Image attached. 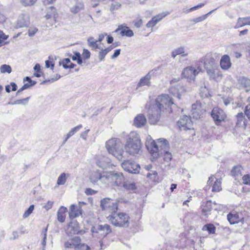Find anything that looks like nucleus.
Listing matches in <instances>:
<instances>
[{
  "label": "nucleus",
  "instance_id": "nucleus-33",
  "mask_svg": "<svg viewBox=\"0 0 250 250\" xmlns=\"http://www.w3.org/2000/svg\"><path fill=\"white\" fill-rule=\"evenodd\" d=\"M83 127V126L82 125H79L75 127L72 128L69 132L66 134V137L63 141V144H64L67 140L72 136H73L75 133L78 132L80 129H81Z\"/></svg>",
  "mask_w": 250,
  "mask_h": 250
},
{
  "label": "nucleus",
  "instance_id": "nucleus-23",
  "mask_svg": "<svg viewBox=\"0 0 250 250\" xmlns=\"http://www.w3.org/2000/svg\"><path fill=\"white\" fill-rule=\"evenodd\" d=\"M220 64L222 69L228 70L231 65L229 57L228 55H223L221 59Z\"/></svg>",
  "mask_w": 250,
  "mask_h": 250
},
{
  "label": "nucleus",
  "instance_id": "nucleus-48",
  "mask_svg": "<svg viewBox=\"0 0 250 250\" xmlns=\"http://www.w3.org/2000/svg\"><path fill=\"white\" fill-rule=\"evenodd\" d=\"M150 83V82H149V79H140V81L138 84L137 88L145 85L148 86L149 85Z\"/></svg>",
  "mask_w": 250,
  "mask_h": 250
},
{
  "label": "nucleus",
  "instance_id": "nucleus-5",
  "mask_svg": "<svg viewBox=\"0 0 250 250\" xmlns=\"http://www.w3.org/2000/svg\"><path fill=\"white\" fill-rule=\"evenodd\" d=\"M124 180V177L121 172L115 171L106 172L105 184H111L112 185L122 187Z\"/></svg>",
  "mask_w": 250,
  "mask_h": 250
},
{
  "label": "nucleus",
  "instance_id": "nucleus-47",
  "mask_svg": "<svg viewBox=\"0 0 250 250\" xmlns=\"http://www.w3.org/2000/svg\"><path fill=\"white\" fill-rule=\"evenodd\" d=\"M34 209V205H31L30 206V207L28 208L25 211L24 213H23L22 215V217L23 218H26L28 217L30 214L32 213L33 210Z\"/></svg>",
  "mask_w": 250,
  "mask_h": 250
},
{
  "label": "nucleus",
  "instance_id": "nucleus-63",
  "mask_svg": "<svg viewBox=\"0 0 250 250\" xmlns=\"http://www.w3.org/2000/svg\"><path fill=\"white\" fill-rule=\"evenodd\" d=\"M90 56V52L87 49H83V57L85 59H88Z\"/></svg>",
  "mask_w": 250,
  "mask_h": 250
},
{
  "label": "nucleus",
  "instance_id": "nucleus-22",
  "mask_svg": "<svg viewBox=\"0 0 250 250\" xmlns=\"http://www.w3.org/2000/svg\"><path fill=\"white\" fill-rule=\"evenodd\" d=\"M29 24V21L26 16L24 15H21L19 16L16 22L15 27L20 28L27 26Z\"/></svg>",
  "mask_w": 250,
  "mask_h": 250
},
{
  "label": "nucleus",
  "instance_id": "nucleus-44",
  "mask_svg": "<svg viewBox=\"0 0 250 250\" xmlns=\"http://www.w3.org/2000/svg\"><path fill=\"white\" fill-rule=\"evenodd\" d=\"M121 7V4L117 1H115L111 3L110 7V10L112 13L119 10Z\"/></svg>",
  "mask_w": 250,
  "mask_h": 250
},
{
  "label": "nucleus",
  "instance_id": "nucleus-37",
  "mask_svg": "<svg viewBox=\"0 0 250 250\" xmlns=\"http://www.w3.org/2000/svg\"><path fill=\"white\" fill-rule=\"evenodd\" d=\"M203 230H207L209 234H214L216 231V228L212 224H208L204 225L202 228Z\"/></svg>",
  "mask_w": 250,
  "mask_h": 250
},
{
  "label": "nucleus",
  "instance_id": "nucleus-45",
  "mask_svg": "<svg viewBox=\"0 0 250 250\" xmlns=\"http://www.w3.org/2000/svg\"><path fill=\"white\" fill-rule=\"evenodd\" d=\"M17 86L14 83H11L10 84L5 86V90L8 93L11 91H15L17 90Z\"/></svg>",
  "mask_w": 250,
  "mask_h": 250
},
{
  "label": "nucleus",
  "instance_id": "nucleus-12",
  "mask_svg": "<svg viewBox=\"0 0 250 250\" xmlns=\"http://www.w3.org/2000/svg\"><path fill=\"white\" fill-rule=\"evenodd\" d=\"M85 205L83 202H79L78 205H71L70 207L69 217L73 219L79 216L82 214V206Z\"/></svg>",
  "mask_w": 250,
  "mask_h": 250
},
{
  "label": "nucleus",
  "instance_id": "nucleus-58",
  "mask_svg": "<svg viewBox=\"0 0 250 250\" xmlns=\"http://www.w3.org/2000/svg\"><path fill=\"white\" fill-rule=\"evenodd\" d=\"M46 231H47V228H46L44 229V231L43 232V237L42 240L41 244L42 245L43 248H45L46 246Z\"/></svg>",
  "mask_w": 250,
  "mask_h": 250
},
{
  "label": "nucleus",
  "instance_id": "nucleus-59",
  "mask_svg": "<svg viewBox=\"0 0 250 250\" xmlns=\"http://www.w3.org/2000/svg\"><path fill=\"white\" fill-rule=\"evenodd\" d=\"M20 236V232L18 231H13L12 233V236L10 238V240H14L19 238Z\"/></svg>",
  "mask_w": 250,
  "mask_h": 250
},
{
  "label": "nucleus",
  "instance_id": "nucleus-19",
  "mask_svg": "<svg viewBox=\"0 0 250 250\" xmlns=\"http://www.w3.org/2000/svg\"><path fill=\"white\" fill-rule=\"evenodd\" d=\"M207 72L210 78H217L222 77V72L216 66L206 69Z\"/></svg>",
  "mask_w": 250,
  "mask_h": 250
},
{
  "label": "nucleus",
  "instance_id": "nucleus-6",
  "mask_svg": "<svg viewBox=\"0 0 250 250\" xmlns=\"http://www.w3.org/2000/svg\"><path fill=\"white\" fill-rule=\"evenodd\" d=\"M158 143L161 144L160 151L164 154V160L166 162H169L172 159V154L168 151V143L166 139H159Z\"/></svg>",
  "mask_w": 250,
  "mask_h": 250
},
{
  "label": "nucleus",
  "instance_id": "nucleus-8",
  "mask_svg": "<svg viewBox=\"0 0 250 250\" xmlns=\"http://www.w3.org/2000/svg\"><path fill=\"white\" fill-rule=\"evenodd\" d=\"M211 116L215 124L217 125H221L226 118V115L224 111L218 107H214L211 111Z\"/></svg>",
  "mask_w": 250,
  "mask_h": 250
},
{
  "label": "nucleus",
  "instance_id": "nucleus-10",
  "mask_svg": "<svg viewBox=\"0 0 250 250\" xmlns=\"http://www.w3.org/2000/svg\"><path fill=\"white\" fill-rule=\"evenodd\" d=\"M106 172L101 173L99 170H96L91 172L89 176L90 182L93 184H99V182L103 184L106 183Z\"/></svg>",
  "mask_w": 250,
  "mask_h": 250
},
{
  "label": "nucleus",
  "instance_id": "nucleus-31",
  "mask_svg": "<svg viewBox=\"0 0 250 250\" xmlns=\"http://www.w3.org/2000/svg\"><path fill=\"white\" fill-rule=\"evenodd\" d=\"M108 163L109 162L107 158L104 156L99 157L96 162L97 166L103 169H104L107 167Z\"/></svg>",
  "mask_w": 250,
  "mask_h": 250
},
{
  "label": "nucleus",
  "instance_id": "nucleus-60",
  "mask_svg": "<svg viewBox=\"0 0 250 250\" xmlns=\"http://www.w3.org/2000/svg\"><path fill=\"white\" fill-rule=\"evenodd\" d=\"M8 36L4 34L3 31L0 30V46L1 45L3 40H6Z\"/></svg>",
  "mask_w": 250,
  "mask_h": 250
},
{
  "label": "nucleus",
  "instance_id": "nucleus-61",
  "mask_svg": "<svg viewBox=\"0 0 250 250\" xmlns=\"http://www.w3.org/2000/svg\"><path fill=\"white\" fill-rule=\"evenodd\" d=\"M143 23L141 19H137L134 21V26L138 28H140Z\"/></svg>",
  "mask_w": 250,
  "mask_h": 250
},
{
  "label": "nucleus",
  "instance_id": "nucleus-36",
  "mask_svg": "<svg viewBox=\"0 0 250 250\" xmlns=\"http://www.w3.org/2000/svg\"><path fill=\"white\" fill-rule=\"evenodd\" d=\"M237 123L236 125L239 126L246 125L245 122H246V119L245 118V117L244 116L243 113H239L237 115Z\"/></svg>",
  "mask_w": 250,
  "mask_h": 250
},
{
  "label": "nucleus",
  "instance_id": "nucleus-53",
  "mask_svg": "<svg viewBox=\"0 0 250 250\" xmlns=\"http://www.w3.org/2000/svg\"><path fill=\"white\" fill-rule=\"evenodd\" d=\"M242 181L244 184L250 186V175L249 174L244 175L242 177Z\"/></svg>",
  "mask_w": 250,
  "mask_h": 250
},
{
  "label": "nucleus",
  "instance_id": "nucleus-14",
  "mask_svg": "<svg viewBox=\"0 0 250 250\" xmlns=\"http://www.w3.org/2000/svg\"><path fill=\"white\" fill-rule=\"evenodd\" d=\"M81 242V238L75 236L66 242L64 246L67 248H74L75 250H79L80 247L82 246Z\"/></svg>",
  "mask_w": 250,
  "mask_h": 250
},
{
  "label": "nucleus",
  "instance_id": "nucleus-28",
  "mask_svg": "<svg viewBox=\"0 0 250 250\" xmlns=\"http://www.w3.org/2000/svg\"><path fill=\"white\" fill-rule=\"evenodd\" d=\"M188 53L185 51V47L181 46L174 49L171 52V56L175 58L177 55H181L182 57H185L188 55Z\"/></svg>",
  "mask_w": 250,
  "mask_h": 250
},
{
  "label": "nucleus",
  "instance_id": "nucleus-32",
  "mask_svg": "<svg viewBox=\"0 0 250 250\" xmlns=\"http://www.w3.org/2000/svg\"><path fill=\"white\" fill-rule=\"evenodd\" d=\"M87 44L92 50H96L97 49H101L99 46L98 42L95 40L93 37H90L87 39Z\"/></svg>",
  "mask_w": 250,
  "mask_h": 250
},
{
  "label": "nucleus",
  "instance_id": "nucleus-20",
  "mask_svg": "<svg viewBox=\"0 0 250 250\" xmlns=\"http://www.w3.org/2000/svg\"><path fill=\"white\" fill-rule=\"evenodd\" d=\"M202 60L204 62L206 69L216 66L215 60L211 54H207L204 58L202 59Z\"/></svg>",
  "mask_w": 250,
  "mask_h": 250
},
{
  "label": "nucleus",
  "instance_id": "nucleus-49",
  "mask_svg": "<svg viewBox=\"0 0 250 250\" xmlns=\"http://www.w3.org/2000/svg\"><path fill=\"white\" fill-rule=\"evenodd\" d=\"M12 71L11 67L10 65L7 64L2 65L0 67V71L1 73H11Z\"/></svg>",
  "mask_w": 250,
  "mask_h": 250
},
{
  "label": "nucleus",
  "instance_id": "nucleus-4",
  "mask_svg": "<svg viewBox=\"0 0 250 250\" xmlns=\"http://www.w3.org/2000/svg\"><path fill=\"white\" fill-rule=\"evenodd\" d=\"M122 146L121 140L118 138H112L106 142V147L108 152L119 161H122L124 158V151Z\"/></svg>",
  "mask_w": 250,
  "mask_h": 250
},
{
  "label": "nucleus",
  "instance_id": "nucleus-50",
  "mask_svg": "<svg viewBox=\"0 0 250 250\" xmlns=\"http://www.w3.org/2000/svg\"><path fill=\"white\" fill-rule=\"evenodd\" d=\"M24 83L25 82V81H27L26 83H25L23 85V86H25L27 87H26V89L30 88L31 86L34 85L36 83V82L35 81H32V79H23Z\"/></svg>",
  "mask_w": 250,
  "mask_h": 250
},
{
  "label": "nucleus",
  "instance_id": "nucleus-16",
  "mask_svg": "<svg viewBox=\"0 0 250 250\" xmlns=\"http://www.w3.org/2000/svg\"><path fill=\"white\" fill-rule=\"evenodd\" d=\"M180 127H183L184 129H190L192 127V122L190 117L184 115L178 122Z\"/></svg>",
  "mask_w": 250,
  "mask_h": 250
},
{
  "label": "nucleus",
  "instance_id": "nucleus-40",
  "mask_svg": "<svg viewBox=\"0 0 250 250\" xmlns=\"http://www.w3.org/2000/svg\"><path fill=\"white\" fill-rule=\"evenodd\" d=\"M66 175L68 177L69 176V174H66L65 173H62L58 177L57 179V184L58 185H63L66 181Z\"/></svg>",
  "mask_w": 250,
  "mask_h": 250
},
{
  "label": "nucleus",
  "instance_id": "nucleus-34",
  "mask_svg": "<svg viewBox=\"0 0 250 250\" xmlns=\"http://www.w3.org/2000/svg\"><path fill=\"white\" fill-rule=\"evenodd\" d=\"M212 209V202L211 201H208L205 206H204L202 208V213L203 214L206 216L209 214H210V211Z\"/></svg>",
  "mask_w": 250,
  "mask_h": 250
},
{
  "label": "nucleus",
  "instance_id": "nucleus-2",
  "mask_svg": "<svg viewBox=\"0 0 250 250\" xmlns=\"http://www.w3.org/2000/svg\"><path fill=\"white\" fill-rule=\"evenodd\" d=\"M173 104L171 99L167 94L159 96L155 101L146 104L149 123L151 125L156 124L160 120L161 111Z\"/></svg>",
  "mask_w": 250,
  "mask_h": 250
},
{
  "label": "nucleus",
  "instance_id": "nucleus-55",
  "mask_svg": "<svg viewBox=\"0 0 250 250\" xmlns=\"http://www.w3.org/2000/svg\"><path fill=\"white\" fill-rule=\"evenodd\" d=\"M101 50L99 52V58L100 61H103L106 55L107 54V52L105 51V49H103L101 48L100 49Z\"/></svg>",
  "mask_w": 250,
  "mask_h": 250
},
{
  "label": "nucleus",
  "instance_id": "nucleus-13",
  "mask_svg": "<svg viewBox=\"0 0 250 250\" xmlns=\"http://www.w3.org/2000/svg\"><path fill=\"white\" fill-rule=\"evenodd\" d=\"M191 112L193 118L197 120L200 118L205 112V110L202 108L201 104L199 102H196L195 104L192 105Z\"/></svg>",
  "mask_w": 250,
  "mask_h": 250
},
{
  "label": "nucleus",
  "instance_id": "nucleus-52",
  "mask_svg": "<svg viewBox=\"0 0 250 250\" xmlns=\"http://www.w3.org/2000/svg\"><path fill=\"white\" fill-rule=\"evenodd\" d=\"M244 20V18H239L238 20V22H237V24H236L235 28H238L241 27L242 26H244L245 25H247L246 22Z\"/></svg>",
  "mask_w": 250,
  "mask_h": 250
},
{
  "label": "nucleus",
  "instance_id": "nucleus-62",
  "mask_svg": "<svg viewBox=\"0 0 250 250\" xmlns=\"http://www.w3.org/2000/svg\"><path fill=\"white\" fill-rule=\"evenodd\" d=\"M54 66V63L52 62L49 60L45 61V67L47 68H50L51 70H53Z\"/></svg>",
  "mask_w": 250,
  "mask_h": 250
},
{
  "label": "nucleus",
  "instance_id": "nucleus-38",
  "mask_svg": "<svg viewBox=\"0 0 250 250\" xmlns=\"http://www.w3.org/2000/svg\"><path fill=\"white\" fill-rule=\"evenodd\" d=\"M122 187L129 191H133L136 188L135 184L130 182H124Z\"/></svg>",
  "mask_w": 250,
  "mask_h": 250
},
{
  "label": "nucleus",
  "instance_id": "nucleus-56",
  "mask_svg": "<svg viewBox=\"0 0 250 250\" xmlns=\"http://www.w3.org/2000/svg\"><path fill=\"white\" fill-rule=\"evenodd\" d=\"M205 4H206L205 3H199V4H198L195 6H193L189 9H188L187 11V13H188V12H191L192 11L195 10L198 8H201V7H203L205 5Z\"/></svg>",
  "mask_w": 250,
  "mask_h": 250
},
{
  "label": "nucleus",
  "instance_id": "nucleus-9",
  "mask_svg": "<svg viewBox=\"0 0 250 250\" xmlns=\"http://www.w3.org/2000/svg\"><path fill=\"white\" fill-rule=\"evenodd\" d=\"M202 72V69L199 66L195 68L192 66H188L184 69L182 72V76L183 78H194Z\"/></svg>",
  "mask_w": 250,
  "mask_h": 250
},
{
  "label": "nucleus",
  "instance_id": "nucleus-29",
  "mask_svg": "<svg viewBox=\"0 0 250 250\" xmlns=\"http://www.w3.org/2000/svg\"><path fill=\"white\" fill-rule=\"evenodd\" d=\"M67 211V208L62 206L57 212V219L59 222L63 223L65 219V213Z\"/></svg>",
  "mask_w": 250,
  "mask_h": 250
},
{
  "label": "nucleus",
  "instance_id": "nucleus-1",
  "mask_svg": "<svg viewBox=\"0 0 250 250\" xmlns=\"http://www.w3.org/2000/svg\"><path fill=\"white\" fill-rule=\"evenodd\" d=\"M101 207L111 214L107 218L114 226L119 227H127L129 225V216L123 212L117 213L118 205L113 200L110 199H104L101 200Z\"/></svg>",
  "mask_w": 250,
  "mask_h": 250
},
{
  "label": "nucleus",
  "instance_id": "nucleus-41",
  "mask_svg": "<svg viewBox=\"0 0 250 250\" xmlns=\"http://www.w3.org/2000/svg\"><path fill=\"white\" fill-rule=\"evenodd\" d=\"M216 9H217V8H216V9H214L213 10L210 11V12H209L207 14L204 15H203L202 16L197 17V18L193 19L192 20V21H193L195 23H198V22H201V21H202L205 20L208 18V15H210L211 13H212Z\"/></svg>",
  "mask_w": 250,
  "mask_h": 250
},
{
  "label": "nucleus",
  "instance_id": "nucleus-51",
  "mask_svg": "<svg viewBox=\"0 0 250 250\" xmlns=\"http://www.w3.org/2000/svg\"><path fill=\"white\" fill-rule=\"evenodd\" d=\"M29 98L30 97H27L23 99L16 100L13 104L25 105L28 103Z\"/></svg>",
  "mask_w": 250,
  "mask_h": 250
},
{
  "label": "nucleus",
  "instance_id": "nucleus-42",
  "mask_svg": "<svg viewBox=\"0 0 250 250\" xmlns=\"http://www.w3.org/2000/svg\"><path fill=\"white\" fill-rule=\"evenodd\" d=\"M221 180L219 179H216L212 186V191H219L222 189Z\"/></svg>",
  "mask_w": 250,
  "mask_h": 250
},
{
  "label": "nucleus",
  "instance_id": "nucleus-26",
  "mask_svg": "<svg viewBox=\"0 0 250 250\" xmlns=\"http://www.w3.org/2000/svg\"><path fill=\"white\" fill-rule=\"evenodd\" d=\"M146 123V118L143 114L138 115L134 120V125L137 127H141L145 125Z\"/></svg>",
  "mask_w": 250,
  "mask_h": 250
},
{
  "label": "nucleus",
  "instance_id": "nucleus-18",
  "mask_svg": "<svg viewBox=\"0 0 250 250\" xmlns=\"http://www.w3.org/2000/svg\"><path fill=\"white\" fill-rule=\"evenodd\" d=\"M67 231L71 234H83L84 231L80 230V227L77 222H70L67 228Z\"/></svg>",
  "mask_w": 250,
  "mask_h": 250
},
{
  "label": "nucleus",
  "instance_id": "nucleus-21",
  "mask_svg": "<svg viewBox=\"0 0 250 250\" xmlns=\"http://www.w3.org/2000/svg\"><path fill=\"white\" fill-rule=\"evenodd\" d=\"M167 15V14H165V13H162L157 15V16L153 17L152 19L147 23L146 26L147 28L154 27L158 22H159Z\"/></svg>",
  "mask_w": 250,
  "mask_h": 250
},
{
  "label": "nucleus",
  "instance_id": "nucleus-35",
  "mask_svg": "<svg viewBox=\"0 0 250 250\" xmlns=\"http://www.w3.org/2000/svg\"><path fill=\"white\" fill-rule=\"evenodd\" d=\"M242 170L243 167L242 166L240 165H238L234 166L233 167V169L231 171V173L232 176L237 177L241 176Z\"/></svg>",
  "mask_w": 250,
  "mask_h": 250
},
{
  "label": "nucleus",
  "instance_id": "nucleus-3",
  "mask_svg": "<svg viewBox=\"0 0 250 250\" xmlns=\"http://www.w3.org/2000/svg\"><path fill=\"white\" fill-rule=\"evenodd\" d=\"M141 147L142 144L139 134L135 131L130 132L125 145L126 152L130 155L138 154Z\"/></svg>",
  "mask_w": 250,
  "mask_h": 250
},
{
  "label": "nucleus",
  "instance_id": "nucleus-64",
  "mask_svg": "<svg viewBox=\"0 0 250 250\" xmlns=\"http://www.w3.org/2000/svg\"><path fill=\"white\" fill-rule=\"evenodd\" d=\"M245 114L249 119L250 120V104L247 105L245 110Z\"/></svg>",
  "mask_w": 250,
  "mask_h": 250
},
{
  "label": "nucleus",
  "instance_id": "nucleus-43",
  "mask_svg": "<svg viewBox=\"0 0 250 250\" xmlns=\"http://www.w3.org/2000/svg\"><path fill=\"white\" fill-rule=\"evenodd\" d=\"M75 65V64L71 62L68 58H66L62 61V66L65 69L74 68Z\"/></svg>",
  "mask_w": 250,
  "mask_h": 250
},
{
  "label": "nucleus",
  "instance_id": "nucleus-17",
  "mask_svg": "<svg viewBox=\"0 0 250 250\" xmlns=\"http://www.w3.org/2000/svg\"><path fill=\"white\" fill-rule=\"evenodd\" d=\"M72 5L70 7V11L73 14H77L84 9L83 2L80 0H73Z\"/></svg>",
  "mask_w": 250,
  "mask_h": 250
},
{
  "label": "nucleus",
  "instance_id": "nucleus-39",
  "mask_svg": "<svg viewBox=\"0 0 250 250\" xmlns=\"http://www.w3.org/2000/svg\"><path fill=\"white\" fill-rule=\"evenodd\" d=\"M159 68H157L152 69L149 71L147 74L143 78H150L151 77H157L158 76V74L160 73Z\"/></svg>",
  "mask_w": 250,
  "mask_h": 250
},
{
  "label": "nucleus",
  "instance_id": "nucleus-46",
  "mask_svg": "<svg viewBox=\"0 0 250 250\" xmlns=\"http://www.w3.org/2000/svg\"><path fill=\"white\" fill-rule=\"evenodd\" d=\"M35 71L34 76L36 77H41L42 76V72L41 71V66L39 63H37L34 67Z\"/></svg>",
  "mask_w": 250,
  "mask_h": 250
},
{
  "label": "nucleus",
  "instance_id": "nucleus-7",
  "mask_svg": "<svg viewBox=\"0 0 250 250\" xmlns=\"http://www.w3.org/2000/svg\"><path fill=\"white\" fill-rule=\"evenodd\" d=\"M122 167L130 173H139L140 170V165L132 160L124 161L122 164Z\"/></svg>",
  "mask_w": 250,
  "mask_h": 250
},
{
  "label": "nucleus",
  "instance_id": "nucleus-57",
  "mask_svg": "<svg viewBox=\"0 0 250 250\" xmlns=\"http://www.w3.org/2000/svg\"><path fill=\"white\" fill-rule=\"evenodd\" d=\"M37 0H21V2L23 5L28 6L33 5Z\"/></svg>",
  "mask_w": 250,
  "mask_h": 250
},
{
  "label": "nucleus",
  "instance_id": "nucleus-11",
  "mask_svg": "<svg viewBox=\"0 0 250 250\" xmlns=\"http://www.w3.org/2000/svg\"><path fill=\"white\" fill-rule=\"evenodd\" d=\"M93 233H99L101 237H105L108 234L111 232V229L109 225H98L93 226L91 229Z\"/></svg>",
  "mask_w": 250,
  "mask_h": 250
},
{
  "label": "nucleus",
  "instance_id": "nucleus-54",
  "mask_svg": "<svg viewBox=\"0 0 250 250\" xmlns=\"http://www.w3.org/2000/svg\"><path fill=\"white\" fill-rule=\"evenodd\" d=\"M38 31V29L37 28L35 27H31L28 29V36L30 37L33 36Z\"/></svg>",
  "mask_w": 250,
  "mask_h": 250
},
{
  "label": "nucleus",
  "instance_id": "nucleus-24",
  "mask_svg": "<svg viewBox=\"0 0 250 250\" xmlns=\"http://www.w3.org/2000/svg\"><path fill=\"white\" fill-rule=\"evenodd\" d=\"M184 91V88L180 85H177L171 86L169 89L170 93L173 95L174 97L180 99L181 93Z\"/></svg>",
  "mask_w": 250,
  "mask_h": 250
},
{
  "label": "nucleus",
  "instance_id": "nucleus-25",
  "mask_svg": "<svg viewBox=\"0 0 250 250\" xmlns=\"http://www.w3.org/2000/svg\"><path fill=\"white\" fill-rule=\"evenodd\" d=\"M158 141L159 139L157 140L158 144H157L156 143L153 141L151 143L149 146H148L147 145H146L147 149L149 150L150 152L153 155H154V157L158 155L157 153L159 151H160L159 147L160 148V146L161 145V144L158 143Z\"/></svg>",
  "mask_w": 250,
  "mask_h": 250
},
{
  "label": "nucleus",
  "instance_id": "nucleus-27",
  "mask_svg": "<svg viewBox=\"0 0 250 250\" xmlns=\"http://www.w3.org/2000/svg\"><path fill=\"white\" fill-rule=\"evenodd\" d=\"M121 30V35L122 36H126L127 37H132L134 35L132 30L129 29L126 26L124 27L122 25H119L118 28L115 30V32H117Z\"/></svg>",
  "mask_w": 250,
  "mask_h": 250
},
{
  "label": "nucleus",
  "instance_id": "nucleus-30",
  "mask_svg": "<svg viewBox=\"0 0 250 250\" xmlns=\"http://www.w3.org/2000/svg\"><path fill=\"white\" fill-rule=\"evenodd\" d=\"M239 87L246 91L250 90V79H239Z\"/></svg>",
  "mask_w": 250,
  "mask_h": 250
},
{
  "label": "nucleus",
  "instance_id": "nucleus-15",
  "mask_svg": "<svg viewBox=\"0 0 250 250\" xmlns=\"http://www.w3.org/2000/svg\"><path fill=\"white\" fill-rule=\"evenodd\" d=\"M242 218V215L241 213L235 211L229 212L227 215V219L230 224L238 223Z\"/></svg>",
  "mask_w": 250,
  "mask_h": 250
}]
</instances>
